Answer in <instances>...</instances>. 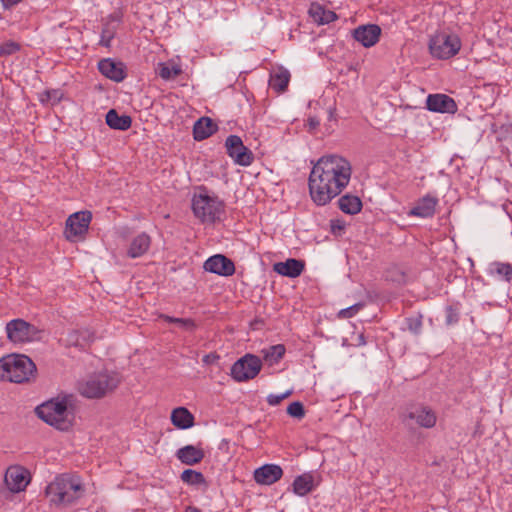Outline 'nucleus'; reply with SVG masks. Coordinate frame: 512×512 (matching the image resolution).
Instances as JSON below:
<instances>
[{
    "label": "nucleus",
    "mask_w": 512,
    "mask_h": 512,
    "mask_svg": "<svg viewBox=\"0 0 512 512\" xmlns=\"http://www.w3.org/2000/svg\"><path fill=\"white\" fill-rule=\"evenodd\" d=\"M291 394V390H288L282 394H269L267 396V403L271 406L279 405L284 399L288 398Z\"/></svg>",
    "instance_id": "39"
},
{
    "label": "nucleus",
    "mask_w": 512,
    "mask_h": 512,
    "mask_svg": "<svg viewBox=\"0 0 512 512\" xmlns=\"http://www.w3.org/2000/svg\"><path fill=\"white\" fill-rule=\"evenodd\" d=\"M339 209L349 215L357 214L362 209V202L356 195L345 194L338 200Z\"/></svg>",
    "instance_id": "28"
},
{
    "label": "nucleus",
    "mask_w": 512,
    "mask_h": 512,
    "mask_svg": "<svg viewBox=\"0 0 512 512\" xmlns=\"http://www.w3.org/2000/svg\"><path fill=\"white\" fill-rule=\"evenodd\" d=\"M171 422L178 429H188L194 425V416L187 408L178 407L171 413Z\"/></svg>",
    "instance_id": "24"
},
{
    "label": "nucleus",
    "mask_w": 512,
    "mask_h": 512,
    "mask_svg": "<svg viewBox=\"0 0 512 512\" xmlns=\"http://www.w3.org/2000/svg\"><path fill=\"white\" fill-rule=\"evenodd\" d=\"M30 482V472L21 466L14 465L7 468L4 475V486L9 492L19 493Z\"/></svg>",
    "instance_id": "10"
},
{
    "label": "nucleus",
    "mask_w": 512,
    "mask_h": 512,
    "mask_svg": "<svg viewBox=\"0 0 512 512\" xmlns=\"http://www.w3.org/2000/svg\"><path fill=\"white\" fill-rule=\"evenodd\" d=\"M461 48V40L453 33L439 32L430 38L429 50L437 59H449L455 56Z\"/></svg>",
    "instance_id": "6"
},
{
    "label": "nucleus",
    "mask_w": 512,
    "mask_h": 512,
    "mask_svg": "<svg viewBox=\"0 0 512 512\" xmlns=\"http://www.w3.org/2000/svg\"><path fill=\"white\" fill-rule=\"evenodd\" d=\"M63 97V93L60 90H47L39 94V100L43 104L55 105Z\"/></svg>",
    "instance_id": "35"
},
{
    "label": "nucleus",
    "mask_w": 512,
    "mask_h": 512,
    "mask_svg": "<svg viewBox=\"0 0 512 512\" xmlns=\"http://www.w3.org/2000/svg\"><path fill=\"white\" fill-rule=\"evenodd\" d=\"M287 413L294 418L302 419L305 416L304 406L301 402L295 401L287 407Z\"/></svg>",
    "instance_id": "37"
},
{
    "label": "nucleus",
    "mask_w": 512,
    "mask_h": 512,
    "mask_svg": "<svg viewBox=\"0 0 512 512\" xmlns=\"http://www.w3.org/2000/svg\"><path fill=\"white\" fill-rule=\"evenodd\" d=\"M92 215L89 211H80L70 215L66 221L65 236L69 241H77L88 231Z\"/></svg>",
    "instance_id": "9"
},
{
    "label": "nucleus",
    "mask_w": 512,
    "mask_h": 512,
    "mask_svg": "<svg viewBox=\"0 0 512 512\" xmlns=\"http://www.w3.org/2000/svg\"><path fill=\"white\" fill-rule=\"evenodd\" d=\"M19 46L16 43L10 42L0 46V55H10L16 52Z\"/></svg>",
    "instance_id": "40"
},
{
    "label": "nucleus",
    "mask_w": 512,
    "mask_h": 512,
    "mask_svg": "<svg viewBox=\"0 0 512 512\" xmlns=\"http://www.w3.org/2000/svg\"><path fill=\"white\" fill-rule=\"evenodd\" d=\"M363 308L362 303L354 304L348 308L342 309L338 313V317L342 319H348L356 315Z\"/></svg>",
    "instance_id": "38"
},
{
    "label": "nucleus",
    "mask_w": 512,
    "mask_h": 512,
    "mask_svg": "<svg viewBox=\"0 0 512 512\" xmlns=\"http://www.w3.org/2000/svg\"><path fill=\"white\" fill-rule=\"evenodd\" d=\"M426 107L429 111L454 114L457 105L453 98L446 94H430L426 99Z\"/></svg>",
    "instance_id": "15"
},
{
    "label": "nucleus",
    "mask_w": 512,
    "mask_h": 512,
    "mask_svg": "<svg viewBox=\"0 0 512 512\" xmlns=\"http://www.w3.org/2000/svg\"><path fill=\"white\" fill-rule=\"evenodd\" d=\"M458 321V314L452 307H448L446 310V322L451 325Z\"/></svg>",
    "instance_id": "41"
},
{
    "label": "nucleus",
    "mask_w": 512,
    "mask_h": 512,
    "mask_svg": "<svg viewBox=\"0 0 512 512\" xmlns=\"http://www.w3.org/2000/svg\"><path fill=\"white\" fill-rule=\"evenodd\" d=\"M352 166L348 159L338 154L324 155L314 164L309 175V192L312 201L324 206L338 196L349 184Z\"/></svg>",
    "instance_id": "1"
},
{
    "label": "nucleus",
    "mask_w": 512,
    "mask_h": 512,
    "mask_svg": "<svg viewBox=\"0 0 512 512\" xmlns=\"http://www.w3.org/2000/svg\"><path fill=\"white\" fill-rule=\"evenodd\" d=\"M162 318L169 323L177 324L180 328H182L184 330L191 331L195 328V323L192 319L175 318V317H171V316H167V315L162 316Z\"/></svg>",
    "instance_id": "36"
},
{
    "label": "nucleus",
    "mask_w": 512,
    "mask_h": 512,
    "mask_svg": "<svg viewBox=\"0 0 512 512\" xmlns=\"http://www.w3.org/2000/svg\"><path fill=\"white\" fill-rule=\"evenodd\" d=\"M151 239L150 236L146 233H141L133 238L131 241L129 248L127 250V255L130 258H138L144 255L148 249L150 248Z\"/></svg>",
    "instance_id": "23"
},
{
    "label": "nucleus",
    "mask_w": 512,
    "mask_h": 512,
    "mask_svg": "<svg viewBox=\"0 0 512 512\" xmlns=\"http://www.w3.org/2000/svg\"><path fill=\"white\" fill-rule=\"evenodd\" d=\"M316 485L314 476L311 473H304L295 478L293 482V491L298 496H305L311 492Z\"/></svg>",
    "instance_id": "25"
},
{
    "label": "nucleus",
    "mask_w": 512,
    "mask_h": 512,
    "mask_svg": "<svg viewBox=\"0 0 512 512\" xmlns=\"http://www.w3.org/2000/svg\"><path fill=\"white\" fill-rule=\"evenodd\" d=\"M192 209L194 215L202 222L212 223L220 219L223 205L217 197L198 194L192 199Z\"/></svg>",
    "instance_id": "7"
},
{
    "label": "nucleus",
    "mask_w": 512,
    "mask_h": 512,
    "mask_svg": "<svg viewBox=\"0 0 512 512\" xmlns=\"http://www.w3.org/2000/svg\"><path fill=\"white\" fill-rule=\"evenodd\" d=\"M35 412L44 422L62 431L68 430L74 421L73 407L68 398L47 401Z\"/></svg>",
    "instance_id": "3"
},
{
    "label": "nucleus",
    "mask_w": 512,
    "mask_h": 512,
    "mask_svg": "<svg viewBox=\"0 0 512 512\" xmlns=\"http://www.w3.org/2000/svg\"><path fill=\"white\" fill-rule=\"evenodd\" d=\"M120 383L116 372L94 373L79 383V393L89 399H97L113 392Z\"/></svg>",
    "instance_id": "4"
},
{
    "label": "nucleus",
    "mask_w": 512,
    "mask_h": 512,
    "mask_svg": "<svg viewBox=\"0 0 512 512\" xmlns=\"http://www.w3.org/2000/svg\"><path fill=\"white\" fill-rule=\"evenodd\" d=\"M177 458L186 465H194L202 461L204 451L193 445H186L176 453Z\"/></svg>",
    "instance_id": "22"
},
{
    "label": "nucleus",
    "mask_w": 512,
    "mask_h": 512,
    "mask_svg": "<svg viewBox=\"0 0 512 512\" xmlns=\"http://www.w3.org/2000/svg\"><path fill=\"white\" fill-rule=\"evenodd\" d=\"M415 421L417 425L423 428H432L435 426L437 416L435 412L426 406H415L407 411L404 420Z\"/></svg>",
    "instance_id": "14"
},
{
    "label": "nucleus",
    "mask_w": 512,
    "mask_h": 512,
    "mask_svg": "<svg viewBox=\"0 0 512 512\" xmlns=\"http://www.w3.org/2000/svg\"><path fill=\"white\" fill-rule=\"evenodd\" d=\"M106 123L112 129L125 131L131 127L132 119L128 115H119L116 110L111 109L106 114Z\"/></svg>",
    "instance_id": "27"
},
{
    "label": "nucleus",
    "mask_w": 512,
    "mask_h": 512,
    "mask_svg": "<svg viewBox=\"0 0 512 512\" xmlns=\"http://www.w3.org/2000/svg\"><path fill=\"white\" fill-rule=\"evenodd\" d=\"M215 129L216 126L210 118H201L194 125V138L196 140H204L211 136L214 133Z\"/></svg>",
    "instance_id": "31"
},
{
    "label": "nucleus",
    "mask_w": 512,
    "mask_h": 512,
    "mask_svg": "<svg viewBox=\"0 0 512 512\" xmlns=\"http://www.w3.org/2000/svg\"><path fill=\"white\" fill-rule=\"evenodd\" d=\"M205 271L220 276H231L235 273V265L232 260L222 254L209 257L203 265Z\"/></svg>",
    "instance_id": "13"
},
{
    "label": "nucleus",
    "mask_w": 512,
    "mask_h": 512,
    "mask_svg": "<svg viewBox=\"0 0 512 512\" xmlns=\"http://www.w3.org/2000/svg\"><path fill=\"white\" fill-rule=\"evenodd\" d=\"M185 512H201V511L196 507L189 506L186 508Z\"/></svg>",
    "instance_id": "48"
},
{
    "label": "nucleus",
    "mask_w": 512,
    "mask_h": 512,
    "mask_svg": "<svg viewBox=\"0 0 512 512\" xmlns=\"http://www.w3.org/2000/svg\"><path fill=\"white\" fill-rule=\"evenodd\" d=\"M344 226L345 224L341 220H331V229L333 232H336L337 230H343Z\"/></svg>",
    "instance_id": "44"
},
{
    "label": "nucleus",
    "mask_w": 512,
    "mask_h": 512,
    "mask_svg": "<svg viewBox=\"0 0 512 512\" xmlns=\"http://www.w3.org/2000/svg\"><path fill=\"white\" fill-rule=\"evenodd\" d=\"M305 263L302 260L290 258L284 262H277L273 265V270L279 275L296 278L303 272Z\"/></svg>",
    "instance_id": "18"
},
{
    "label": "nucleus",
    "mask_w": 512,
    "mask_h": 512,
    "mask_svg": "<svg viewBox=\"0 0 512 512\" xmlns=\"http://www.w3.org/2000/svg\"><path fill=\"white\" fill-rule=\"evenodd\" d=\"M32 374V360L24 355L12 353L0 358V381L24 383Z\"/></svg>",
    "instance_id": "5"
},
{
    "label": "nucleus",
    "mask_w": 512,
    "mask_h": 512,
    "mask_svg": "<svg viewBox=\"0 0 512 512\" xmlns=\"http://www.w3.org/2000/svg\"><path fill=\"white\" fill-rule=\"evenodd\" d=\"M283 475L282 468L275 464H266L257 468L254 479L258 484L271 485L277 482Z\"/></svg>",
    "instance_id": "17"
},
{
    "label": "nucleus",
    "mask_w": 512,
    "mask_h": 512,
    "mask_svg": "<svg viewBox=\"0 0 512 512\" xmlns=\"http://www.w3.org/2000/svg\"><path fill=\"white\" fill-rule=\"evenodd\" d=\"M408 322H409V329L411 331H413L414 333H417L421 327V322L417 319L416 320L409 319Z\"/></svg>",
    "instance_id": "43"
},
{
    "label": "nucleus",
    "mask_w": 512,
    "mask_h": 512,
    "mask_svg": "<svg viewBox=\"0 0 512 512\" xmlns=\"http://www.w3.org/2000/svg\"><path fill=\"white\" fill-rule=\"evenodd\" d=\"M0 1L5 9H9V8L17 5L22 0H0Z\"/></svg>",
    "instance_id": "45"
},
{
    "label": "nucleus",
    "mask_w": 512,
    "mask_h": 512,
    "mask_svg": "<svg viewBox=\"0 0 512 512\" xmlns=\"http://www.w3.org/2000/svg\"><path fill=\"white\" fill-rule=\"evenodd\" d=\"M67 344L74 345V346H83V344L80 341L79 334L77 331H72L68 335V339L66 340Z\"/></svg>",
    "instance_id": "42"
},
{
    "label": "nucleus",
    "mask_w": 512,
    "mask_h": 512,
    "mask_svg": "<svg viewBox=\"0 0 512 512\" xmlns=\"http://www.w3.org/2000/svg\"><path fill=\"white\" fill-rule=\"evenodd\" d=\"M290 77V72L286 68L278 67L270 75L269 86L277 93H282L286 91Z\"/></svg>",
    "instance_id": "21"
},
{
    "label": "nucleus",
    "mask_w": 512,
    "mask_h": 512,
    "mask_svg": "<svg viewBox=\"0 0 512 512\" xmlns=\"http://www.w3.org/2000/svg\"><path fill=\"white\" fill-rule=\"evenodd\" d=\"M119 22L120 16L118 14H113L107 19L102 29L101 39L99 42L100 45L104 47H110L111 41L115 36Z\"/></svg>",
    "instance_id": "26"
},
{
    "label": "nucleus",
    "mask_w": 512,
    "mask_h": 512,
    "mask_svg": "<svg viewBox=\"0 0 512 512\" xmlns=\"http://www.w3.org/2000/svg\"><path fill=\"white\" fill-rule=\"evenodd\" d=\"M437 203L438 200L436 197L426 195L415 204L408 214L421 218L432 217L435 213Z\"/></svg>",
    "instance_id": "20"
},
{
    "label": "nucleus",
    "mask_w": 512,
    "mask_h": 512,
    "mask_svg": "<svg viewBox=\"0 0 512 512\" xmlns=\"http://www.w3.org/2000/svg\"><path fill=\"white\" fill-rule=\"evenodd\" d=\"M309 15L318 24H329L337 19L335 12L326 10L324 7L318 4H312L309 9Z\"/></svg>",
    "instance_id": "29"
},
{
    "label": "nucleus",
    "mask_w": 512,
    "mask_h": 512,
    "mask_svg": "<svg viewBox=\"0 0 512 512\" xmlns=\"http://www.w3.org/2000/svg\"><path fill=\"white\" fill-rule=\"evenodd\" d=\"M381 35V28L376 24H367L357 27L353 31V37L364 47L374 46Z\"/></svg>",
    "instance_id": "16"
},
{
    "label": "nucleus",
    "mask_w": 512,
    "mask_h": 512,
    "mask_svg": "<svg viewBox=\"0 0 512 512\" xmlns=\"http://www.w3.org/2000/svg\"><path fill=\"white\" fill-rule=\"evenodd\" d=\"M98 69L101 74L115 82H121L126 76L122 63H117L109 58L102 59L98 63Z\"/></svg>",
    "instance_id": "19"
},
{
    "label": "nucleus",
    "mask_w": 512,
    "mask_h": 512,
    "mask_svg": "<svg viewBox=\"0 0 512 512\" xmlns=\"http://www.w3.org/2000/svg\"><path fill=\"white\" fill-rule=\"evenodd\" d=\"M263 357L269 365L277 364L285 354V347L282 344L270 346L262 350Z\"/></svg>",
    "instance_id": "32"
},
{
    "label": "nucleus",
    "mask_w": 512,
    "mask_h": 512,
    "mask_svg": "<svg viewBox=\"0 0 512 512\" xmlns=\"http://www.w3.org/2000/svg\"><path fill=\"white\" fill-rule=\"evenodd\" d=\"M84 489L80 481L74 477L61 475L46 488V495L51 504L66 508L79 500Z\"/></svg>",
    "instance_id": "2"
},
{
    "label": "nucleus",
    "mask_w": 512,
    "mask_h": 512,
    "mask_svg": "<svg viewBox=\"0 0 512 512\" xmlns=\"http://www.w3.org/2000/svg\"><path fill=\"white\" fill-rule=\"evenodd\" d=\"M261 368L262 362L258 356L246 354L232 365L231 376L237 382H245L255 378Z\"/></svg>",
    "instance_id": "8"
},
{
    "label": "nucleus",
    "mask_w": 512,
    "mask_h": 512,
    "mask_svg": "<svg viewBox=\"0 0 512 512\" xmlns=\"http://www.w3.org/2000/svg\"><path fill=\"white\" fill-rule=\"evenodd\" d=\"M6 333L15 344L28 342L32 334L31 324L23 319H13L6 324Z\"/></svg>",
    "instance_id": "12"
},
{
    "label": "nucleus",
    "mask_w": 512,
    "mask_h": 512,
    "mask_svg": "<svg viewBox=\"0 0 512 512\" xmlns=\"http://www.w3.org/2000/svg\"><path fill=\"white\" fill-rule=\"evenodd\" d=\"M227 154L234 162L241 166H249L253 161L252 152L244 146L242 139L237 135H230L225 141Z\"/></svg>",
    "instance_id": "11"
},
{
    "label": "nucleus",
    "mask_w": 512,
    "mask_h": 512,
    "mask_svg": "<svg viewBox=\"0 0 512 512\" xmlns=\"http://www.w3.org/2000/svg\"><path fill=\"white\" fill-rule=\"evenodd\" d=\"M156 73L163 80H173L182 73V68L173 60L167 62H160L157 64Z\"/></svg>",
    "instance_id": "30"
},
{
    "label": "nucleus",
    "mask_w": 512,
    "mask_h": 512,
    "mask_svg": "<svg viewBox=\"0 0 512 512\" xmlns=\"http://www.w3.org/2000/svg\"><path fill=\"white\" fill-rule=\"evenodd\" d=\"M216 359H218L217 355H215V354H208V355H205L203 357V362L209 364V363H212Z\"/></svg>",
    "instance_id": "46"
},
{
    "label": "nucleus",
    "mask_w": 512,
    "mask_h": 512,
    "mask_svg": "<svg viewBox=\"0 0 512 512\" xmlns=\"http://www.w3.org/2000/svg\"><path fill=\"white\" fill-rule=\"evenodd\" d=\"M181 480L190 485H199L205 482L202 473L192 469H186L181 474Z\"/></svg>",
    "instance_id": "34"
},
{
    "label": "nucleus",
    "mask_w": 512,
    "mask_h": 512,
    "mask_svg": "<svg viewBox=\"0 0 512 512\" xmlns=\"http://www.w3.org/2000/svg\"><path fill=\"white\" fill-rule=\"evenodd\" d=\"M309 124H310V127L314 128V127H316L319 124V122L316 119L311 118L309 120Z\"/></svg>",
    "instance_id": "47"
},
{
    "label": "nucleus",
    "mask_w": 512,
    "mask_h": 512,
    "mask_svg": "<svg viewBox=\"0 0 512 512\" xmlns=\"http://www.w3.org/2000/svg\"><path fill=\"white\" fill-rule=\"evenodd\" d=\"M490 270L492 274H496L506 281H510L512 278V266L508 263H492Z\"/></svg>",
    "instance_id": "33"
}]
</instances>
